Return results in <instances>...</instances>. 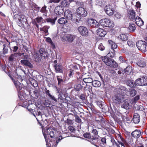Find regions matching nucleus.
<instances>
[{
  "instance_id": "603ef678",
  "label": "nucleus",
  "mask_w": 147,
  "mask_h": 147,
  "mask_svg": "<svg viewBox=\"0 0 147 147\" xmlns=\"http://www.w3.org/2000/svg\"><path fill=\"white\" fill-rule=\"evenodd\" d=\"M48 97H49V98L51 100L54 101L56 102H57L58 101V99L56 98L54 96L52 95L51 94H50Z\"/></svg>"
},
{
  "instance_id": "79ce46f5",
  "label": "nucleus",
  "mask_w": 147,
  "mask_h": 147,
  "mask_svg": "<svg viewBox=\"0 0 147 147\" xmlns=\"http://www.w3.org/2000/svg\"><path fill=\"white\" fill-rule=\"evenodd\" d=\"M83 81L86 83H92L93 81L92 78L90 77L84 78L83 79Z\"/></svg>"
},
{
  "instance_id": "473e14b6",
  "label": "nucleus",
  "mask_w": 147,
  "mask_h": 147,
  "mask_svg": "<svg viewBox=\"0 0 147 147\" xmlns=\"http://www.w3.org/2000/svg\"><path fill=\"white\" fill-rule=\"evenodd\" d=\"M126 84L128 86L130 87H133L135 86V82L133 80H128L126 81Z\"/></svg>"
},
{
  "instance_id": "dca6fc26",
  "label": "nucleus",
  "mask_w": 147,
  "mask_h": 147,
  "mask_svg": "<svg viewBox=\"0 0 147 147\" xmlns=\"http://www.w3.org/2000/svg\"><path fill=\"white\" fill-rule=\"evenodd\" d=\"M64 11V7L61 5H59L57 6L55 10V12L57 15H61L62 14Z\"/></svg>"
},
{
  "instance_id": "3c124183",
  "label": "nucleus",
  "mask_w": 147,
  "mask_h": 147,
  "mask_svg": "<svg viewBox=\"0 0 147 147\" xmlns=\"http://www.w3.org/2000/svg\"><path fill=\"white\" fill-rule=\"evenodd\" d=\"M31 84L34 88L37 87L38 86L37 82L34 79L32 80L31 82Z\"/></svg>"
},
{
  "instance_id": "ea45409f",
  "label": "nucleus",
  "mask_w": 147,
  "mask_h": 147,
  "mask_svg": "<svg viewBox=\"0 0 147 147\" xmlns=\"http://www.w3.org/2000/svg\"><path fill=\"white\" fill-rule=\"evenodd\" d=\"M7 41L8 42H9V43L8 44V45H3V53L5 54H7L8 52V46L10 44V43L7 40Z\"/></svg>"
},
{
  "instance_id": "f3484780",
  "label": "nucleus",
  "mask_w": 147,
  "mask_h": 147,
  "mask_svg": "<svg viewBox=\"0 0 147 147\" xmlns=\"http://www.w3.org/2000/svg\"><path fill=\"white\" fill-rule=\"evenodd\" d=\"M21 63L23 65L28 67L30 68L33 67V65L28 60L22 59L20 61Z\"/></svg>"
},
{
  "instance_id": "bf43d9fd",
  "label": "nucleus",
  "mask_w": 147,
  "mask_h": 147,
  "mask_svg": "<svg viewBox=\"0 0 147 147\" xmlns=\"http://www.w3.org/2000/svg\"><path fill=\"white\" fill-rule=\"evenodd\" d=\"M84 137L86 138L90 139L91 138V136L89 133L84 134H83Z\"/></svg>"
},
{
  "instance_id": "f704fd0d",
  "label": "nucleus",
  "mask_w": 147,
  "mask_h": 147,
  "mask_svg": "<svg viewBox=\"0 0 147 147\" xmlns=\"http://www.w3.org/2000/svg\"><path fill=\"white\" fill-rule=\"evenodd\" d=\"M41 57L39 54L36 53L34 55V59L36 61L39 62L40 61L41 58Z\"/></svg>"
},
{
  "instance_id": "6ab92c4d",
  "label": "nucleus",
  "mask_w": 147,
  "mask_h": 147,
  "mask_svg": "<svg viewBox=\"0 0 147 147\" xmlns=\"http://www.w3.org/2000/svg\"><path fill=\"white\" fill-rule=\"evenodd\" d=\"M141 134L140 130L136 129L132 132L131 135L133 137L136 138H138L140 136Z\"/></svg>"
},
{
  "instance_id": "de8ad7c7",
  "label": "nucleus",
  "mask_w": 147,
  "mask_h": 147,
  "mask_svg": "<svg viewBox=\"0 0 147 147\" xmlns=\"http://www.w3.org/2000/svg\"><path fill=\"white\" fill-rule=\"evenodd\" d=\"M141 81V78L137 79L135 82V86L136 85L141 86H142Z\"/></svg>"
},
{
  "instance_id": "4c0bfd02",
  "label": "nucleus",
  "mask_w": 147,
  "mask_h": 147,
  "mask_svg": "<svg viewBox=\"0 0 147 147\" xmlns=\"http://www.w3.org/2000/svg\"><path fill=\"white\" fill-rule=\"evenodd\" d=\"M108 42L112 49H116L117 48V45L113 41L111 40H108Z\"/></svg>"
},
{
  "instance_id": "f8f14e48",
  "label": "nucleus",
  "mask_w": 147,
  "mask_h": 147,
  "mask_svg": "<svg viewBox=\"0 0 147 147\" xmlns=\"http://www.w3.org/2000/svg\"><path fill=\"white\" fill-rule=\"evenodd\" d=\"M105 11L107 15L111 16L113 14L114 10L110 5H106L105 7Z\"/></svg>"
},
{
  "instance_id": "1a4fd4ad",
  "label": "nucleus",
  "mask_w": 147,
  "mask_h": 147,
  "mask_svg": "<svg viewBox=\"0 0 147 147\" xmlns=\"http://www.w3.org/2000/svg\"><path fill=\"white\" fill-rule=\"evenodd\" d=\"M88 25L93 28H98L99 26V23L93 19H89L88 21Z\"/></svg>"
},
{
  "instance_id": "c9c22d12",
  "label": "nucleus",
  "mask_w": 147,
  "mask_h": 147,
  "mask_svg": "<svg viewBox=\"0 0 147 147\" xmlns=\"http://www.w3.org/2000/svg\"><path fill=\"white\" fill-rule=\"evenodd\" d=\"M92 84L93 86L95 87H98L100 86L101 83L99 81L95 80L93 81Z\"/></svg>"
},
{
  "instance_id": "09e8293b",
  "label": "nucleus",
  "mask_w": 147,
  "mask_h": 147,
  "mask_svg": "<svg viewBox=\"0 0 147 147\" xmlns=\"http://www.w3.org/2000/svg\"><path fill=\"white\" fill-rule=\"evenodd\" d=\"M63 7H66L68 6L69 4V2L67 0H64L61 2V3Z\"/></svg>"
},
{
  "instance_id": "774afa93",
  "label": "nucleus",
  "mask_w": 147,
  "mask_h": 147,
  "mask_svg": "<svg viewBox=\"0 0 147 147\" xmlns=\"http://www.w3.org/2000/svg\"><path fill=\"white\" fill-rule=\"evenodd\" d=\"M45 94L47 95V96H49L50 94H51L50 93V91L49 90H47V89L46 88H45Z\"/></svg>"
},
{
  "instance_id": "13d9d810",
  "label": "nucleus",
  "mask_w": 147,
  "mask_h": 147,
  "mask_svg": "<svg viewBox=\"0 0 147 147\" xmlns=\"http://www.w3.org/2000/svg\"><path fill=\"white\" fill-rule=\"evenodd\" d=\"M140 98V96L138 95L135 97L132 100V102L133 103H135L138 101Z\"/></svg>"
},
{
  "instance_id": "58836bf2",
  "label": "nucleus",
  "mask_w": 147,
  "mask_h": 147,
  "mask_svg": "<svg viewBox=\"0 0 147 147\" xmlns=\"http://www.w3.org/2000/svg\"><path fill=\"white\" fill-rule=\"evenodd\" d=\"M98 138H96L95 137H94L92 138H91V139L90 140V142L91 143L94 145L95 146L97 147H98V146L96 145V144L97 143L98 140L97 139Z\"/></svg>"
},
{
  "instance_id": "393cba45",
  "label": "nucleus",
  "mask_w": 147,
  "mask_h": 147,
  "mask_svg": "<svg viewBox=\"0 0 147 147\" xmlns=\"http://www.w3.org/2000/svg\"><path fill=\"white\" fill-rule=\"evenodd\" d=\"M39 53L41 57H44V59H46L48 55V53L46 51L45 49L43 48H41L40 49Z\"/></svg>"
},
{
  "instance_id": "69168bd1",
  "label": "nucleus",
  "mask_w": 147,
  "mask_h": 147,
  "mask_svg": "<svg viewBox=\"0 0 147 147\" xmlns=\"http://www.w3.org/2000/svg\"><path fill=\"white\" fill-rule=\"evenodd\" d=\"M19 5L21 7L23 8L25 7V3L21 1H19Z\"/></svg>"
},
{
  "instance_id": "20e7f679",
  "label": "nucleus",
  "mask_w": 147,
  "mask_h": 147,
  "mask_svg": "<svg viewBox=\"0 0 147 147\" xmlns=\"http://www.w3.org/2000/svg\"><path fill=\"white\" fill-rule=\"evenodd\" d=\"M136 46L140 50L145 52L147 50V43L144 41H140L137 42Z\"/></svg>"
},
{
  "instance_id": "c85d7f7f",
  "label": "nucleus",
  "mask_w": 147,
  "mask_h": 147,
  "mask_svg": "<svg viewBox=\"0 0 147 147\" xmlns=\"http://www.w3.org/2000/svg\"><path fill=\"white\" fill-rule=\"evenodd\" d=\"M56 78L58 81V85L61 87L63 84L64 82V81L62 79V77L61 76H57Z\"/></svg>"
},
{
  "instance_id": "f03ea898",
  "label": "nucleus",
  "mask_w": 147,
  "mask_h": 147,
  "mask_svg": "<svg viewBox=\"0 0 147 147\" xmlns=\"http://www.w3.org/2000/svg\"><path fill=\"white\" fill-rule=\"evenodd\" d=\"M101 59L104 62L105 64L107 66L111 67L117 68L118 67V64L113 59L108 58L107 56L103 57L102 56Z\"/></svg>"
},
{
  "instance_id": "338daca9",
  "label": "nucleus",
  "mask_w": 147,
  "mask_h": 147,
  "mask_svg": "<svg viewBox=\"0 0 147 147\" xmlns=\"http://www.w3.org/2000/svg\"><path fill=\"white\" fill-rule=\"evenodd\" d=\"M97 105L101 109H103V105L102 103V102L98 101L97 102Z\"/></svg>"
},
{
  "instance_id": "6e6552de",
  "label": "nucleus",
  "mask_w": 147,
  "mask_h": 147,
  "mask_svg": "<svg viewBox=\"0 0 147 147\" xmlns=\"http://www.w3.org/2000/svg\"><path fill=\"white\" fill-rule=\"evenodd\" d=\"M18 80L17 81H13V82L18 91L20 90L22 88L23 84L21 83L20 82L22 81V77L21 76H18Z\"/></svg>"
},
{
  "instance_id": "8fccbe9b",
  "label": "nucleus",
  "mask_w": 147,
  "mask_h": 147,
  "mask_svg": "<svg viewBox=\"0 0 147 147\" xmlns=\"http://www.w3.org/2000/svg\"><path fill=\"white\" fill-rule=\"evenodd\" d=\"M50 28L49 26H45L42 28V30L47 35L48 34V30Z\"/></svg>"
},
{
  "instance_id": "cd10ccee",
  "label": "nucleus",
  "mask_w": 147,
  "mask_h": 147,
  "mask_svg": "<svg viewBox=\"0 0 147 147\" xmlns=\"http://www.w3.org/2000/svg\"><path fill=\"white\" fill-rule=\"evenodd\" d=\"M129 18L132 21H134L135 19V13L134 10L131 9L129 11Z\"/></svg>"
},
{
  "instance_id": "37998d69",
  "label": "nucleus",
  "mask_w": 147,
  "mask_h": 147,
  "mask_svg": "<svg viewBox=\"0 0 147 147\" xmlns=\"http://www.w3.org/2000/svg\"><path fill=\"white\" fill-rule=\"evenodd\" d=\"M92 132L93 134L94 137H95L96 138H99V136L98 135V131L96 129H93Z\"/></svg>"
},
{
  "instance_id": "6e6d98bb",
  "label": "nucleus",
  "mask_w": 147,
  "mask_h": 147,
  "mask_svg": "<svg viewBox=\"0 0 147 147\" xmlns=\"http://www.w3.org/2000/svg\"><path fill=\"white\" fill-rule=\"evenodd\" d=\"M75 117L76 118L75 121L76 122L78 123H80L81 122V120L78 115H76Z\"/></svg>"
},
{
  "instance_id": "e2e57ef3",
  "label": "nucleus",
  "mask_w": 147,
  "mask_h": 147,
  "mask_svg": "<svg viewBox=\"0 0 147 147\" xmlns=\"http://www.w3.org/2000/svg\"><path fill=\"white\" fill-rule=\"evenodd\" d=\"M114 16L115 18L118 19H119L121 18V15L118 13L115 12V13Z\"/></svg>"
},
{
  "instance_id": "0eeeda50",
  "label": "nucleus",
  "mask_w": 147,
  "mask_h": 147,
  "mask_svg": "<svg viewBox=\"0 0 147 147\" xmlns=\"http://www.w3.org/2000/svg\"><path fill=\"white\" fill-rule=\"evenodd\" d=\"M78 30L80 34L83 36H88V31L86 27L83 26H80L78 28Z\"/></svg>"
},
{
  "instance_id": "680f3d73",
  "label": "nucleus",
  "mask_w": 147,
  "mask_h": 147,
  "mask_svg": "<svg viewBox=\"0 0 147 147\" xmlns=\"http://www.w3.org/2000/svg\"><path fill=\"white\" fill-rule=\"evenodd\" d=\"M61 0H50L49 2V3H59Z\"/></svg>"
},
{
  "instance_id": "5fc2aeb1",
  "label": "nucleus",
  "mask_w": 147,
  "mask_h": 147,
  "mask_svg": "<svg viewBox=\"0 0 147 147\" xmlns=\"http://www.w3.org/2000/svg\"><path fill=\"white\" fill-rule=\"evenodd\" d=\"M63 138H62L61 136H60L57 138V139L56 141V144L54 145L56 146L59 143V142H60L61 140Z\"/></svg>"
},
{
  "instance_id": "c03bdc74",
  "label": "nucleus",
  "mask_w": 147,
  "mask_h": 147,
  "mask_svg": "<svg viewBox=\"0 0 147 147\" xmlns=\"http://www.w3.org/2000/svg\"><path fill=\"white\" fill-rule=\"evenodd\" d=\"M129 92L130 96H131L133 97L136 94L137 91L136 90L132 88L130 90Z\"/></svg>"
},
{
  "instance_id": "423d86ee",
  "label": "nucleus",
  "mask_w": 147,
  "mask_h": 147,
  "mask_svg": "<svg viewBox=\"0 0 147 147\" xmlns=\"http://www.w3.org/2000/svg\"><path fill=\"white\" fill-rule=\"evenodd\" d=\"M118 138L115 145L117 147H125L127 144L126 140L121 135H119Z\"/></svg>"
},
{
  "instance_id": "0e129e2a",
  "label": "nucleus",
  "mask_w": 147,
  "mask_h": 147,
  "mask_svg": "<svg viewBox=\"0 0 147 147\" xmlns=\"http://www.w3.org/2000/svg\"><path fill=\"white\" fill-rule=\"evenodd\" d=\"M119 59L120 61L122 62L127 63L126 61L124 59L122 56L119 57Z\"/></svg>"
},
{
  "instance_id": "c756f323",
  "label": "nucleus",
  "mask_w": 147,
  "mask_h": 147,
  "mask_svg": "<svg viewBox=\"0 0 147 147\" xmlns=\"http://www.w3.org/2000/svg\"><path fill=\"white\" fill-rule=\"evenodd\" d=\"M57 19V17H54L53 18H47L46 20H47V22L48 23H50L52 25H53L55 24V22Z\"/></svg>"
},
{
  "instance_id": "a211bd4d",
  "label": "nucleus",
  "mask_w": 147,
  "mask_h": 147,
  "mask_svg": "<svg viewBox=\"0 0 147 147\" xmlns=\"http://www.w3.org/2000/svg\"><path fill=\"white\" fill-rule=\"evenodd\" d=\"M24 53H15L14 54H12L9 57L8 59L9 61H13L14 59H16L18 55L21 56L22 55H24Z\"/></svg>"
},
{
  "instance_id": "864d4df0",
  "label": "nucleus",
  "mask_w": 147,
  "mask_h": 147,
  "mask_svg": "<svg viewBox=\"0 0 147 147\" xmlns=\"http://www.w3.org/2000/svg\"><path fill=\"white\" fill-rule=\"evenodd\" d=\"M127 44L128 46L130 47H133L135 46V44L132 41L129 40L127 42Z\"/></svg>"
},
{
  "instance_id": "4d7b16f0",
  "label": "nucleus",
  "mask_w": 147,
  "mask_h": 147,
  "mask_svg": "<svg viewBox=\"0 0 147 147\" xmlns=\"http://www.w3.org/2000/svg\"><path fill=\"white\" fill-rule=\"evenodd\" d=\"M36 20L38 23L40 24L43 20V18L42 17H38L36 18Z\"/></svg>"
},
{
  "instance_id": "7c9ffc66",
  "label": "nucleus",
  "mask_w": 147,
  "mask_h": 147,
  "mask_svg": "<svg viewBox=\"0 0 147 147\" xmlns=\"http://www.w3.org/2000/svg\"><path fill=\"white\" fill-rule=\"evenodd\" d=\"M118 38L123 41H126L128 39V37L126 34H121L118 37Z\"/></svg>"
},
{
  "instance_id": "5701e85b",
  "label": "nucleus",
  "mask_w": 147,
  "mask_h": 147,
  "mask_svg": "<svg viewBox=\"0 0 147 147\" xmlns=\"http://www.w3.org/2000/svg\"><path fill=\"white\" fill-rule=\"evenodd\" d=\"M140 115L137 113H135L134 114L133 117L132 119L133 121L135 124L138 123L140 121Z\"/></svg>"
},
{
  "instance_id": "a878e982",
  "label": "nucleus",
  "mask_w": 147,
  "mask_h": 147,
  "mask_svg": "<svg viewBox=\"0 0 147 147\" xmlns=\"http://www.w3.org/2000/svg\"><path fill=\"white\" fill-rule=\"evenodd\" d=\"M137 64L139 66L144 67L146 65V61L144 58H140L139 59Z\"/></svg>"
},
{
  "instance_id": "e433bc0d",
  "label": "nucleus",
  "mask_w": 147,
  "mask_h": 147,
  "mask_svg": "<svg viewBox=\"0 0 147 147\" xmlns=\"http://www.w3.org/2000/svg\"><path fill=\"white\" fill-rule=\"evenodd\" d=\"M142 86L147 85V77L143 76L141 78V81Z\"/></svg>"
},
{
  "instance_id": "a18cd8bd",
  "label": "nucleus",
  "mask_w": 147,
  "mask_h": 147,
  "mask_svg": "<svg viewBox=\"0 0 147 147\" xmlns=\"http://www.w3.org/2000/svg\"><path fill=\"white\" fill-rule=\"evenodd\" d=\"M47 6L45 5L44 6L42 7L41 9H40V11L43 13H47L48 12V10L46 9Z\"/></svg>"
},
{
  "instance_id": "ddd939ff",
  "label": "nucleus",
  "mask_w": 147,
  "mask_h": 147,
  "mask_svg": "<svg viewBox=\"0 0 147 147\" xmlns=\"http://www.w3.org/2000/svg\"><path fill=\"white\" fill-rule=\"evenodd\" d=\"M76 11L78 14L83 17H86L87 15V11L84 8L81 7L78 8Z\"/></svg>"
},
{
  "instance_id": "72a5a7b5",
  "label": "nucleus",
  "mask_w": 147,
  "mask_h": 147,
  "mask_svg": "<svg viewBox=\"0 0 147 147\" xmlns=\"http://www.w3.org/2000/svg\"><path fill=\"white\" fill-rule=\"evenodd\" d=\"M58 22L60 24H65L67 22V21L65 17H62L58 20Z\"/></svg>"
},
{
  "instance_id": "7ed1b4c3",
  "label": "nucleus",
  "mask_w": 147,
  "mask_h": 147,
  "mask_svg": "<svg viewBox=\"0 0 147 147\" xmlns=\"http://www.w3.org/2000/svg\"><path fill=\"white\" fill-rule=\"evenodd\" d=\"M99 24L102 26L105 27H113L114 26L113 22L107 18L100 20L99 21Z\"/></svg>"
},
{
  "instance_id": "f257e3e1",
  "label": "nucleus",
  "mask_w": 147,
  "mask_h": 147,
  "mask_svg": "<svg viewBox=\"0 0 147 147\" xmlns=\"http://www.w3.org/2000/svg\"><path fill=\"white\" fill-rule=\"evenodd\" d=\"M44 130L42 129V133L44 136L45 141L46 143L47 147H51V144L50 143V140H49V136L50 135V137L53 138L55 137V134L54 131L49 128H47L46 130H45L44 131Z\"/></svg>"
},
{
  "instance_id": "49530a36",
  "label": "nucleus",
  "mask_w": 147,
  "mask_h": 147,
  "mask_svg": "<svg viewBox=\"0 0 147 147\" xmlns=\"http://www.w3.org/2000/svg\"><path fill=\"white\" fill-rule=\"evenodd\" d=\"M46 41L48 42H49L50 44L51 45L52 47L53 48H55V45H54V43L53 42L51 39V38L49 37H47L46 39Z\"/></svg>"
},
{
  "instance_id": "39448f33",
  "label": "nucleus",
  "mask_w": 147,
  "mask_h": 147,
  "mask_svg": "<svg viewBox=\"0 0 147 147\" xmlns=\"http://www.w3.org/2000/svg\"><path fill=\"white\" fill-rule=\"evenodd\" d=\"M124 97L123 95L118 93L115 94L112 97L113 102L116 105L121 103L123 100Z\"/></svg>"
},
{
  "instance_id": "052dcab7",
  "label": "nucleus",
  "mask_w": 147,
  "mask_h": 147,
  "mask_svg": "<svg viewBox=\"0 0 147 147\" xmlns=\"http://www.w3.org/2000/svg\"><path fill=\"white\" fill-rule=\"evenodd\" d=\"M98 49L101 51H103L105 49V47L102 43H100L98 46Z\"/></svg>"
},
{
  "instance_id": "9d476101",
  "label": "nucleus",
  "mask_w": 147,
  "mask_h": 147,
  "mask_svg": "<svg viewBox=\"0 0 147 147\" xmlns=\"http://www.w3.org/2000/svg\"><path fill=\"white\" fill-rule=\"evenodd\" d=\"M64 16L67 20L72 21L73 15L72 12L70 10L68 9L65 11Z\"/></svg>"
},
{
  "instance_id": "aec40b11",
  "label": "nucleus",
  "mask_w": 147,
  "mask_h": 147,
  "mask_svg": "<svg viewBox=\"0 0 147 147\" xmlns=\"http://www.w3.org/2000/svg\"><path fill=\"white\" fill-rule=\"evenodd\" d=\"M82 17L77 12V13L75 14V16H73L72 22H75L76 24L78 23L79 21H81Z\"/></svg>"
},
{
  "instance_id": "bb28decb",
  "label": "nucleus",
  "mask_w": 147,
  "mask_h": 147,
  "mask_svg": "<svg viewBox=\"0 0 147 147\" xmlns=\"http://www.w3.org/2000/svg\"><path fill=\"white\" fill-rule=\"evenodd\" d=\"M96 32L98 35L101 37H103L106 34V32L103 29L99 28L98 29Z\"/></svg>"
},
{
  "instance_id": "4be33fe9",
  "label": "nucleus",
  "mask_w": 147,
  "mask_h": 147,
  "mask_svg": "<svg viewBox=\"0 0 147 147\" xmlns=\"http://www.w3.org/2000/svg\"><path fill=\"white\" fill-rule=\"evenodd\" d=\"M55 69L57 72L62 73L63 72L62 66L60 64L57 63L54 65Z\"/></svg>"
},
{
  "instance_id": "b1692460",
  "label": "nucleus",
  "mask_w": 147,
  "mask_h": 147,
  "mask_svg": "<svg viewBox=\"0 0 147 147\" xmlns=\"http://www.w3.org/2000/svg\"><path fill=\"white\" fill-rule=\"evenodd\" d=\"M136 24L139 26H140L144 24V22L141 18L138 16L134 20Z\"/></svg>"
},
{
  "instance_id": "412c9836",
  "label": "nucleus",
  "mask_w": 147,
  "mask_h": 147,
  "mask_svg": "<svg viewBox=\"0 0 147 147\" xmlns=\"http://www.w3.org/2000/svg\"><path fill=\"white\" fill-rule=\"evenodd\" d=\"M132 71V67L130 66H128L122 71V72L123 74H125V75H128L131 73Z\"/></svg>"
},
{
  "instance_id": "4468645a",
  "label": "nucleus",
  "mask_w": 147,
  "mask_h": 147,
  "mask_svg": "<svg viewBox=\"0 0 147 147\" xmlns=\"http://www.w3.org/2000/svg\"><path fill=\"white\" fill-rule=\"evenodd\" d=\"M14 17L16 18V21L17 22H20L23 23L25 22V20H26L25 16L23 15H16L14 16Z\"/></svg>"
},
{
  "instance_id": "a19ab883",
  "label": "nucleus",
  "mask_w": 147,
  "mask_h": 147,
  "mask_svg": "<svg viewBox=\"0 0 147 147\" xmlns=\"http://www.w3.org/2000/svg\"><path fill=\"white\" fill-rule=\"evenodd\" d=\"M82 86L79 84H76L74 86V88L76 91H80L82 88Z\"/></svg>"
},
{
  "instance_id": "2eb2a0df",
  "label": "nucleus",
  "mask_w": 147,
  "mask_h": 147,
  "mask_svg": "<svg viewBox=\"0 0 147 147\" xmlns=\"http://www.w3.org/2000/svg\"><path fill=\"white\" fill-rule=\"evenodd\" d=\"M75 37L76 36L69 34H66L64 36L65 40L70 43L73 42Z\"/></svg>"
},
{
  "instance_id": "2f4dec72",
  "label": "nucleus",
  "mask_w": 147,
  "mask_h": 147,
  "mask_svg": "<svg viewBox=\"0 0 147 147\" xmlns=\"http://www.w3.org/2000/svg\"><path fill=\"white\" fill-rule=\"evenodd\" d=\"M136 28L135 26L132 23H129V25L128 27L129 31L130 32H133L134 31Z\"/></svg>"
},
{
  "instance_id": "9b49d317",
  "label": "nucleus",
  "mask_w": 147,
  "mask_h": 147,
  "mask_svg": "<svg viewBox=\"0 0 147 147\" xmlns=\"http://www.w3.org/2000/svg\"><path fill=\"white\" fill-rule=\"evenodd\" d=\"M131 103L130 99H126L124 100V103L121 105V107L126 109H129L131 106Z\"/></svg>"
}]
</instances>
